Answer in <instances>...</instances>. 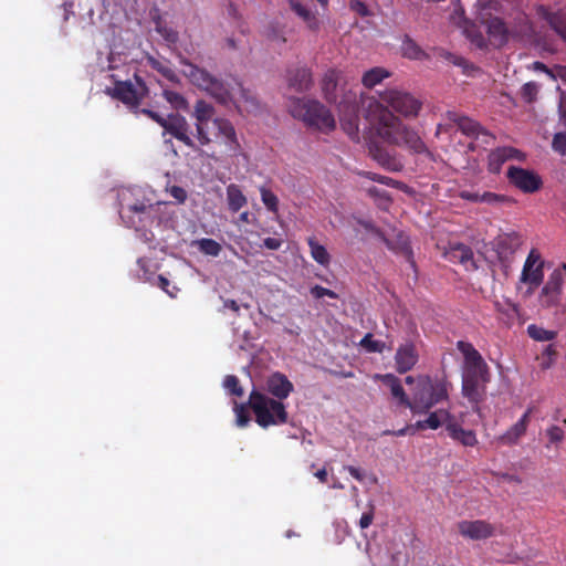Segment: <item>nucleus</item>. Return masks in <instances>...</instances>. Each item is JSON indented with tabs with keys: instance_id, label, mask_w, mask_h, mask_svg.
Listing matches in <instances>:
<instances>
[{
	"instance_id": "nucleus-32",
	"label": "nucleus",
	"mask_w": 566,
	"mask_h": 566,
	"mask_svg": "<svg viewBox=\"0 0 566 566\" xmlns=\"http://www.w3.org/2000/svg\"><path fill=\"white\" fill-rule=\"evenodd\" d=\"M493 306L500 321L506 326H512L520 317L518 305L507 297L495 298Z\"/></svg>"
},
{
	"instance_id": "nucleus-26",
	"label": "nucleus",
	"mask_w": 566,
	"mask_h": 566,
	"mask_svg": "<svg viewBox=\"0 0 566 566\" xmlns=\"http://www.w3.org/2000/svg\"><path fill=\"white\" fill-rule=\"evenodd\" d=\"M506 20L513 39H531L536 35L535 29L524 11L514 9L506 14Z\"/></svg>"
},
{
	"instance_id": "nucleus-10",
	"label": "nucleus",
	"mask_w": 566,
	"mask_h": 566,
	"mask_svg": "<svg viewBox=\"0 0 566 566\" xmlns=\"http://www.w3.org/2000/svg\"><path fill=\"white\" fill-rule=\"evenodd\" d=\"M342 90L343 97L337 107L340 126L350 139L359 142L358 94L353 88L342 87Z\"/></svg>"
},
{
	"instance_id": "nucleus-48",
	"label": "nucleus",
	"mask_w": 566,
	"mask_h": 566,
	"mask_svg": "<svg viewBox=\"0 0 566 566\" xmlns=\"http://www.w3.org/2000/svg\"><path fill=\"white\" fill-rule=\"evenodd\" d=\"M222 386L224 390L232 396L242 397L244 394V390L240 385L239 378L234 375L226 376Z\"/></svg>"
},
{
	"instance_id": "nucleus-21",
	"label": "nucleus",
	"mask_w": 566,
	"mask_h": 566,
	"mask_svg": "<svg viewBox=\"0 0 566 566\" xmlns=\"http://www.w3.org/2000/svg\"><path fill=\"white\" fill-rule=\"evenodd\" d=\"M506 176L514 187L526 193H533L542 186L541 177L524 168L510 166Z\"/></svg>"
},
{
	"instance_id": "nucleus-14",
	"label": "nucleus",
	"mask_w": 566,
	"mask_h": 566,
	"mask_svg": "<svg viewBox=\"0 0 566 566\" xmlns=\"http://www.w3.org/2000/svg\"><path fill=\"white\" fill-rule=\"evenodd\" d=\"M135 81L115 80L113 95L124 104L136 107L147 93L145 82L135 74Z\"/></svg>"
},
{
	"instance_id": "nucleus-54",
	"label": "nucleus",
	"mask_w": 566,
	"mask_h": 566,
	"mask_svg": "<svg viewBox=\"0 0 566 566\" xmlns=\"http://www.w3.org/2000/svg\"><path fill=\"white\" fill-rule=\"evenodd\" d=\"M156 31L159 33L164 40L170 44L177 43L179 35L176 30L170 27H167L160 22V20L156 21Z\"/></svg>"
},
{
	"instance_id": "nucleus-11",
	"label": "nucleus",
	"mask_w": 566,
	"mask_h": 566,
	"mask_svg": "<svg viewBox=\"0 0 566 566\" xmlns=\"http://www.w3.org/2000/svg\"><path fill=\"white\" fill-rule=\"evenodd\" d=\"M379 103L382 105L386 104L392 111L405 117L418 116L422 106V102L412 94L396 87L379 92Z\"/></svg>"
},
{
	"instance_id": "nucleus-3",
	"label": "nucleus",
	"mask_w": 566,
	"mask_h": 566,
	"mask_svg": "<svg viewBox=\"0 0 566 566\" xmlns=\"http://www.w3.org/2000/svg\"><path fill=\"white\" fill-rule=\"evenodd\" d=\"M360 103L366 112V117L376 123L378 136L390 145L405 147L413 154L428 153L426 144L418 133L405 125L387 107L373 96L360 94Z\"/></svg>"
},
{
	"instance_id": "nucleus-31",
	"label": "nucleus",
	"mask_w": 566,
	"mask_h": 566,
	"mask_svg": "<svg viewBox=\"0 0 566 566\" xmlns=\"http://www.w3.org/2000/svg\"><path fill=\"white\" fill-rule=\"evenodd\" d=\"M286 81L291 88L300 93L308 91L313 84L311 70L306 66L290 67Z\"/></svg>"
},
{
	"instance_id": "nucleus-43",
	"label": "nucleus",
	"mask_w": 566,
	"mask_h": 566,
	"mask_svg": "<svg viewBox=\"0 0 566 566\" xmlns=\"http://www.w3.org/2000/svg\"><path fill=\"white\" fill-rule=\"evenodd\" d=\"M307 243L311 250L312 258L321 265L327 266L331 262V255L327 249L317 242L314 238H308Z\"/></svg>"
},
{
	"instance_id": "nucleus-41",
	"label": "nucleus",
	"mask_w": 566,
	"mask_h": 566,
	"mask_svg": "<svg viewBox=\"0 0 566 566\" xmlns=\"http://www.w3.org/2000/svg\"><path fill=\"white\" fill-rule=\"evenodd\" d=\"M401 54L409 60H424L428 54L420 48V45L408 34L401 39L400 45Z\"/></svg>"
},
{
	"instance_id": "nucleus-22",
	"label": "nucleus",
	"mask_w": 566,
	"mask_h": 566,
	"mask_svg": "<svg viewBox=\"0 0 566 566\" xmlns=\"http://www.w3.org/2000/svg\"><path fill=\"white\" fill-rule=\"evenodd\" d=\"M163 128V136L169 134L179 142L184 143L186 146L192 149H197V146L191 137L190 126L184 116L179 114H169Z\"/></svg>"
},
{
	"instance_id": "nucleus-16",
	"label": "nucleus",
	"mask_w": 566,
	"mask_h": 566,
	"mask_svg": "<svg viewBox=\"0 0 566 566\" xmlns=\"http://www.w3.org/2000/svg\"><path fill=\"white\" fill-rule=\"evenodd\" d=\"M434 412H447V417L442 418V426H446V431L449 438L463 447H475L478 438L474 430L464 429L460 421L451 412L450 408H440Z\"/></svg>"
},
{
	"instance_id": "nucleus-59",
	"label": "nucleus",
	"mask_w": 566,
	"mask_h": 566,
	"mask_svg": "<svg viewBox=\"0 0 566 566\" xmlns=\"http://www.w3.org/2000/svg\"><path fill=\"white\" fill-rule=\"evenodd\" d=\"M360 224L368 231H371L377 235L389 249H394L391 242L384 235V233L376 229L374 224L369 221H361Z\"/></svg>"
},
{
	"instance_id": "nucleus-52",
	"label": "nucleus",
	"mask_w": 566,
	"mask_h": 566,
	"mask_svg": "<svg viewBox=\"0 0 566 566\" xmlns=\"http://www.w3.org/2000/svg\"><path fill=\"white\" fill-rule=\"evenodd\" d=\"M360 175L365 178H368L369 180H373V181H376L378 184H381V185H385V186H388V187H392V188H401L402 184L400 181H397L390 177H387V176H382V175H379V174H376V172H371V171H364V172H360Z\"/></svg>"
},
{
	"instance_id": "nucleus-64",
	"label": "nucleus",
	"mask_w": 566,
	"mask_h": 566,
	"mask_svg": "<svg viewBox=\"0 0 566 566\" xmlns=\"http://www.w3.org/2000/svg\"><path fill=\"white\" fill-rule=\"evenodd\" d=\"M559 120L566 127V94L562 93L558 104Z\"/></svg>"
},
{
	"instance_id": "nucleus-6",
	"label": "nucleus",
	"mask_w": 566,
	"mask_h": 566,
	"mask_svg": "<svg viewBox=\"0 0 566 566\" xmlns=\"http://www.w3.org/2000/svg\"><path fill=\"white\" fill-rule=\"evenodd\" d=\"M290 113L308 128L324 134L333 132L336 127V120L331 109L317 99L293 98Z\"/></svg>"
},
{
	"instance_id": "nucleus-28",
	"label": "nucleus",
	"mask_w": 566,
	"mask_h": 566,
	"mask_svg": "<svg viewBox=\"0 0 566 566\" xmlns=\"http://www.w3.org/2000/svg\"><path fill=\"white\" fill-rule=\"evenodd\" d=\"M447 412H430L424 419L417 420L415 423L406 426L395 432L392 436L402 437L406 434H415L421 430H438L442 427V418L447 417Z\"/></svg>"
},
{
	"instance_id": "nucleus-25",
	"label": "nucleus",
	"mask_w": 566,
	"mask_h": 566,
	"mask_svg": "<svg viewBox=\"0 0 566 566\" xmlns=\"http://www.w3.org/2000/svg\"><path fill=\"white\" fill-rule=\"evenodd\" d=\"M212 124L216 137L224 144L227 150L233 155L239 154L241 146L233 124L223 117H214Z\"/></svg>"
},
{
	"instance_id": "nucleus-57",
	"label": "nucleus",
	"mask_w": 566,
	"mask_h": 566,
	"mask_svg": "<svg viewBox=\"0 0 566 566\" xmlns=\"http://www.w3.org/2000/svg\"><path fill=\"white\" fill-rule=\"evenodd\" d=\"M167 192L179 205L184 203L188 197L187 191L182 187H179V186H171V187L167 188Z\"/></svg>"
},
{
	"instance_id": "nucleus-13",
	"label": "nucleus",
	"mask_w": 566,
	"mask_h": 566,
	"mask_svg": "<svg viewBox=\"0 0 566 566\" xmlns=\"http://www.w3.org/2000/svg\"><path fill=\"white\" fill-rule=\"evenodd\" d=\"M544 279V261L539 252L532 249L524 262L520 276V284L527 285L526 296H531L534 291L542 284Z\"/></svg>"
},
{
	"instance_id": "nucleus-29",
	"label": "nucleus",
	"mask_w": 566,
	"mask_h": 566,
	"mask_svg": "<svg viewBox=\"0 0 566 566\" xmlns=\"http://www.w3.org/2000/svg\"><path fill=\"white\" fill-rule=\"evenodd\" d=\"M419 354L412 342L401 344L395 354L396 370L405 374L411 370L418 363Z\"/></svg>"
},
{
	"instance_id": "nucleus-4",
	"label": "nucleus",
	"mask_w": 566,
	"mask_h": 566,
	"mask_svg": "<svg viewBox=\"0 0 566 566\" xmlns=\"http://www.w3.org/2000/svg\"><path fill=\"white\" fill-rule=\"evenodd\" d=\"M360 103L366 112V117L376 123L378 136L390 145L405 147L413 154L428 153L426 144L418 133L405 125L387 107L373 96L360 94Z\"/></svg>"
},
{
	"instance_id": "nucleus-5",
	"label": "nucleus",
	"mask_w": 566,
	"mask_h": 566,
	"mask_svg": "<svg viewBox=\"0 0 566 566\" xmlns=\"http://www.w3.org/2000/svg\"><path fill=\"white\" fill-rule=\"evenodd\" d=\"M452 384L446 377L420 375L417 386L412 389L410 411L413 415L433 412L436 406L449 402Z\"/></svg>"
},
{
	"instance_id": "nucleus-18",
	"label": "nucleus",
	"mask_w": 566,
	"mask_h": 566,
	"mask_svg": "<svg viewBox=\"0 0 566 566\" xmlns=\"http://www.w3.org/2000/svg\"><path fill=\"white\" fill-rule=\"evenodd\" d=\"M214 107L205 99H198L193 106V117L196 119V137L201 146L209 145L211 138L208 133V123L213 119Z\"/></svg>"
},
{
	"instance_id": "nucleus-40",
	"label": "nucleus",
	"mask_w": 566,
	"mask_h": 566,
	"mask_svg": "<svg viewBox=\"0 0 566 566\" xmlns=\"http://www.w3.org/2000/svg\"><path fill=\"white\" fill-rule=\"evenodd\" d=\"M391 73L381 66H375L366 72H364L361 76V84L366 88H374L380 83H382L386 78L390 77Z\"/></svg>"
},
{
	"instance_id": "nucleus-19",
	"label": "nucleus",
	"mask_w": 566,
	"mask_h": 566,
	"mask_svg": "<svg viewBox=\"0 0 566 566\" xmlns=\"http://www.w3.org/2000/svg\"><path fill=\"white\" fill-rule=\"evenodd\" d=\"M321 87L324 98L337 106L343 97L342 87L350 88L345 82L343 72L335 69H329L325 72Z\"/></svg>"
},
{
	"instance_id": "nucleus-24",
	"label": "nucleus",
	"mask_w": 566,
	"mask_h": 566,
	"mask_svg": "<svg viewBox=\"0 0 566 566\" xmlns=\"http://www.w3.org/2000/svg\"><path fill=\"white\" fill-rule=\"evenodd\" d=\"M524 243V238L521 233L512 231L499 234L493 242L494 250L499 259L503 263H509L514 253Z\"/></svg>"
},
{
	"instance_id": "nucleus-37",
	"label": "nucleus",
	"mask_w": 566,
	"mask_h": 566,
	"mask_svg": "<svg viewBox=\"0 0 566 566\" xmlns=\"http://www.w3.org/2000/svg\"><path fill=\"white\" fill-rule=\"evenodd\" d=\"M459 197L463 200L471 201V202H484L488 205H497L501 202L509 201V197L503 195H497L490 191H484L483 193H480L478 191L472 190H461L459 192Z\"/></svg>"
},
{
	"instance_id": "nucleus-53",
	"label": "nucleus",
	"mask_w": 566,
	"mask_h": 566,
	"mask_svg": "<svg viewBox=\"0 0 566 566\" xmlns=\"http://www.w3.org/2000/svg\"><path fill=\"white\" fill-rule=\"evenodd\" d=\"M539 92V85L536 82H527L521 88V96L525 103H533L536 101Z\"/></svg>"
},
{
	"instance_id": "nucleus-2",
	"label": "nucleus",
	"mask_w": 566,
	"mask_h": 566,
	"mask_svg": "<svg viewBox=\"0 0 566 566\" xmlns=\"http://www.w3.org/2000/svg\"><path fill=\"white\" fill-rule=\"evenodd\" d=\"M360 103L366 112V117L376 123L378 136L390 145L405 147L413 154L428 153L426 144L418 133L405 125L387 107L373 96L360 94Z\"/></svg>"
},
{
	"instance_id": "nucleus-51",
	"label": "nucleus",
	"mask_w": 566,
	"mask_h": 566,
	"mask_svg": "<svg viewBox=\"0 0 566 566\" xmlns=\"http://www.w3.org/2000/svg\"><path fill=\"white\" fill-rule=\"evenodd\" d=\"M148 62H149V64L151 65L153 69H155L159 73H161L167 80H169L171 82H177L178 81L177 74L167 64L156 60L153 56H148Z\"/></svg>"
},
{
	"instance_id": "nucleus-35",
	"label": "nucleus",
	"mask_w": 566,
	"mask_h": 566,
	"mask_svg": "<svg viewBox=\"0 0 566 566\" xmlns=\"http://www.w3.org/2000/svg\"><path fill=\"white\" fill-rule=\"evenodd\" d=\"M447 258L451 262L462 264L468 271H472L478 268L473 258V251L465 244L459 243L452 245L447 252Z\"/></svg>"
},
{
	"instance_id": "nucleus-60",
	"label": "nucleus",
	"mask_w": 566,
	"mask_h": 566,
	"mask_svg": "<svg viewBox=\"0 0 566 566\" xmlns=\"http://www.w3.org/2000/svg\"><path fill=\"white\" fill-rule=\"evenodd\" d=\"M291 4L294 12L305 21H310L313 18L312 12L303 4L298 2H292Z\"/></svg>"
},
{
	"instance_id": "nucleus-7",
	"label": "nucleus",
	"mask_w": 566,
	"mask_h": 566,
	"mask_svg": "<svg viewBox=\"0 0 566 566\" xmlns=\"http://www.w3.org/2000/svg\"><path fill=\"white\" fill-rule=\"evenodd\" d=\"M166 208V202H153L148 199L144 205L137 207L132 218H124L122 221L127 227L134 228L136 232H139L144 242L150 243L155 239L151 229L160 227L163 222L168 220L164 212Z\"/></svg>"
},
{
	"instance_id": "nucleus-46",
	"label": "nucleus",
	"mask_w": 566,
	"mask_h": 566,
	"mask_svg": "<svg viewBox=\"0 0 566 566\" xmlns=\"http://www.w3.org/2000/svg\"><path fill=\"white\" fill-rule=\"evenodd\" d=\"M359 345L367 352V353H382L386 345L382 340L374 339L373 334L367 333L361 340L359 342Z\"/></svg>"
},
{
	"instance_id": "nucleus-56",
	"label": "nucleus",
	"mask_w": 566,
	"mask_h": 566,
	"mask_svg": "<svg viewBox=\"0 0 566 566\" xmlns=\"http://www.w3.org/2000/svg\"><path fill=\"white\" fill-rule=\"evenodd\" d=\"M552 147L560 155L566 154V133H556L553 138Z\"/></svg>"
},
{
	"instance_id": "nucleus-58",
	"label": "nucleus",
	"mask_w": 566,
	"mask_h": 566,
	"mask_svg": "<svg viewBox=\"0 0 566 566\" xmlns=\"http://www.w3.org/2000/svg\"><path fill=\"white\" fill-rule=\"evenodd\" d=\"M311 294L315 297V298H322L324 296H328L331 298H337L338 295L337 293H335L334 291L329 290V289H326V287H323L321 285H315L311 289Z\"/></svg>"
},
{
	"instance_id": "nucleus-15",
	"label": "nucleus",
	"mask_w": 566,
	"mask_h": 566,
	"mask_svg": "<svg viewBox=\"0 0 566 566\" xmlns=\"http://www.w3.org/2000/svg\"><path fill=\"white\" fill-rule=\"evenodd\" d=\"M566 275V262L555 269L542 287L538 302L543 307L556 306L560 301L562 286Z\"/></svg>"
},
{
	"instance_id": "nucleus-8",
	"label": "nucleus",
	"mask_w": 566,
	"mask_h": 566,
	"mask_svg": "<svg viewBox=\"0 0 566 566\" xmlns=\"http://www.w3.org/2000/svg\"><path fill=\"white\" fill-rule=\"evenodd\" d=\"M248 403L255 415L256 423L262 428L280 426L287 421L286 407L281 400L252 390Z\"/></svg>"
},
{
	"instance_id": "nucleus-12",
	"label": "nucleus",
	"mask_w": 566,
	"mask_h": 566,
	"mask_svg": "<svg viewBox=\"0 0 566 566\" xmlns=\"http://www.w3.org/2000/svg\"><path fill=\"white\" fill-rule=\"evenodd\" d=\"M457 347L464 357L461 379H491L488 364L472 344L460 340Z\"/></svg>"
},
{
	"instance_id": "nucleus-38",
	"label": "nucleus",
	"mask_w": 566,
	"mask_h": 566,
	"mask_svg": "<svg viewBox=\"0 0 566 566\" xmlns=\"http://www.w3.org/2000/svg\"><path fill=\"white\" fill-rule=\"evenodd\" d=\"M520 158V151L512 147H501L489 156V168L492 172H499L503 163L509 159Z\"/></svg>"
},
{
	"instance_id": "nucleus-27",
	"label": "nucleus",
	"mask_w": 566,
	"mask_h": 566,
	"mask_svg": "<svg viewBox=\"0 0 566 566\" xmlns=\"http://www.w3.org/2000/svg\"><path fill=\"white\" fill-rule=\"evenodd\" d=\"M459 533L469 539L480 541L485 539L494 535L495 527L482 520L475 521H461L458 523Z\"/></svg>"
},
{
	"instance_id": "nucleus-30",
	"label": "nucleus",
	"mask_w": 566,
	"mask_h": 566,
	"mask_svg": "<svg viewBox=\"0 0 566 566\" xmlns=\"http://www.w3.org/2000/svg\"><path fill=\"white\" fill-rule=\"evenodd\" d=\"M446 116L457 124L459 129L468 137L478 138L480 135L489 136L488 132L474 119L458 114L455 111H448Z\"/></svg>"
},
{
	"instance_id": "nucleus-55",
	"label": "nucleus",
	"mask_w": 566,
	"mask_h": 566,
	"mask_svg": "<svg viewBox=\"0 0 566 566\" xmlns=\"http://www.w3.org/2000/svg\"><path fill=\"white\" fill-rule=\"evenodd\" d=\"M233 412L235 415V424L240 428L248 426L250 422V416L244 403L234 402Z\"/></svg>"
},
{
	"instance_id": "nucleus-45",
	"label": "nucleus",
	"mask_w": 566,
	"mask_h": 566,
	"mask_svg": "<svg viewBox=\"0 0 566 566\" xmlns=\"http://www.w3.org/2000/svg\"><path fill=\"white\" fill-rule=\"evenodd\" d=\"M527 334L536 342H549L553 340L557 335L555 331L545 329L544 327L536 324H531L527 326Z\"/></svg>"
},
{
	"instance_id": "nucleus-62",
	"label": "nucleus",
	"mask_w": 566,
	"mask_h": 566,
	"mask_svg": "<svg viewBox=\"0 0 566 566\" xmlns=\"http://www.w3.org/2000/svg\"><path fill=\"white\" fill-rule=\"evenodd\" d=\"M140 113L147 115L149 118H151L157 124H159L161 127H164L167 117L163 116L161 114H159L157 112L148 109V108L140 109Z\"/></svg>"
},
{
	"instance_id": "nucleus-33",
	"label": "nucleus",
	"mask_w": 566,
	"mask_h": 566,
	"mask_svg": "<svg viewBox=\"0 0 566 566\" xmlns=\"http://www.w3.org/2000/svg\"><path fill=\"white\" fill-rule=\"evenodd\" d=\"M369 154L379 166L389 171L397 172L403 169V164L400 158L380 146H370Z\"/></svg>"
},
{
	"instance_id": "nucleus-63",
	"label": "nucleus",
	"mask_w": 566,
	"mask_h": 566,
	"mask_svg": "<svg viewBox=\"0 0 566 566\" xmlns=\"http://www.w3.org/2000/svg\"><path fill=\"white\" fill-rule=\"evenodd\" d=\"M367 191H368V195L370 197H374L375 199H378V200L385 201V202L389 201V196L384 190H380V189H378L376 187H370Z\"/></svg>"
},
{
	"instance_id": "nucleus-23",
	"label": "nucleus",
	"mask_w": 566,
	"mask_h": 566,
	"mask_svg": "<svg viewBox=\"0 0 566 566\" xmlns=\"http://www.w3.org/2000/svg\"><path fill=\"white\" fill-rule=\"evenodd\" d=\"M149 198L145 197L140 188H123L117 193L118 213L120 219L132 218L138 206L144 205Z\"/></svg>"
},
{
	"instance_id": "nucleus-17",
	"label": "nucleus",
	"mask_w": 566,
	"mask_h": 566,
	"mask_svg": "<svg viewBox=\"0 0 566 566\" xmlns=\"http://www.w3.org/2000/svg\"><path fill=\"white\" fill-rule=\"evenodd\" d=\"M490 380L461 379V394L471 405L472 411L483 420L485 418L484 408L481 402L486 395V385Z\"/></svg>"
},
{
	"instance_id": "nucleus-9",
	"label": "nucleus",
	"mask_w": 566,
	"mask_h": 566,
	"mask_svg": "<svg viewBox=\"0 0 566 566\" xmlns=\"http://www.w3.org/2000/svg\"><path fill=\"white\" fill-rule=\"evenodd\" d=\"M483 2L482 0H478V18L485 27L490 41L496 46H502L506 44L510 39H513L507 20L504 21L500 17L493 15V13L502 12V6L496 0L485 1L486 3Z\"/></svg>"
},
{
	"instance_id": "nucleus-47",
	"label": "nucleus",
	"mask_w": 566,
	"mask_h": 566,
	"mask_svg": "<svg viewBox=\"0 0 566 566\" xmlns=\"http://www.w3.org/2000/svg\"><path fill=\"white\" fill-rule=\"evenodd\" d=\"M261 201L271 212L276 213L279 210V198L270 189L260 187Z\"/></svg>"
},
{
	"instance_id": "nucleus-36",
	"label": "nucleus",
	"mask_w": 566,
	"mask_h": 566,
	"mask_svg": "<svg viewBox=\"0 0 566 566\" xmlns=\"http://www.w3.org/2000/svg\"><path fill=\"white\" fill-rule=\"evenodd\" d=\"M532 409L528 408L523 416L507 429L499 439L503 444L512 446L526 432Z\"/></svg>"
},
{
	"instance_id": "nucleus-50",
	"label": "nucleus",
	"mask_w": 566,
	"mask_h": 566,
	"mask_svg": "<svg viewBox=\"0 0 566 566\" xmlns=\"http://www.w3.org/2000/svg\"><path fill=\"white\" fill-rule=\"evenodd\" d=\"M545 434H546V437L548 439L546 448H551L552 446H557L560 442H563L564 439H565L564 430L560 427L556 426V424L549 426L545 430Z\"/></svg>"
},
{
	"instance_id": "nucleus-20",
	"label": "nucleus",
	"mask_w": 566,
	"mask_h": 566,
	"mask_svg": "<svg viewBox=\"0 0 566 566\" xmlns=\"http://www.w3.org/2000/svg\"><path fill=\"white\" fill-rule=\"evenodd\" d=\"M535 14L566 43V9L538 4L535 7Z\"/></svg>"
},
{
	"instance_id": "nucleus-42",
	"label": "nucleus",
	"mask_w": 566,
	"mask_h": 566,
	"mask_svg": "<svg viewBox=\"0 0 566 566\" xmlns=\"http://www.w3.org/2000/svg\"><path fill=\"white\" fill-rule=\"evenodd\" d=\"M228 207L231 212H238L247 203V197L243 195L240 187L235 184H230L226 189Z\"/></svg>"
},
{
	"instance_id": "nucleus-61",
	"label": "nucleus",
	"mask_w": 566,
	"mask_h": 566,
	"mask_svg": "<svg viewBox=\"0 0 566 566\" xmlns=\"http://www.w3.org/2000/svg\"><path fill=\"white\" fill-rule=\"evenodd\" d=\"M349 7L353 11L358 13L360 17L369 15V10H368L367 6L359 0H352L349 3Z\"/></svg>"
},
{
	"instance_id": "nucleus-1",
	"label": "nucleus",
	"mask_w": 566,
	"mask_h": 566,
	"mask_svg": "<svg viewBox=\"0 0 566 566\" xmlns=\"http://www.w3.org/2000/svg\"><path fill=\"white\" fill-rule=\"evenodd\" d=\"M181 64L186 67L184 75L190 83L206 92L218 104L226 107L234 105L241 114L259 111L260 105L256 97L244 88L239 81L226 82L187 60H182Z\"/></svg>"
},
{
	"instance_id": "nucleus-49",
	"label": "nucleus",
	"mask_w": 566,
	"mask_h": 566,
	"mask_svg": "<svg viewBox=\"0 0 566 566\" xmlns=\"http://www.w3.org/2000/svg\"><path fill=\"white\" fill-rule=\"evenodd\" d=\"M163 96L175 109H186L188 106L187 99L178 92L164 90Z\"/></svg>"
},
{
	"instance_id": "nucleus-44",
	"label": "nucleus",
	"mask_w": 566,
	"mask_h": 566,
	"mask_svg": "<svg viewBox=\"0 0 566 566\" xmlns=\"http://www.w3.org/2000/svg\"><path fill=\"white\" fill-rule=\"evenodd\" d=\"M195 245L201 253L209 256H218L222 250V247L219 242L209 238L196 240Z\"/></svg>"
},
{
	"instance_id": "nucleus-34",
	"label": "nucleus",
	"mask_w": 566,
	"mask_h": 566,
	"mask_svg": "<svg viewBox=\"0 0 566 566\" xmlns=\"http://www.w3.org/2000/svg\"><path fill=\"white\" fill-rule=\"evenodd\" d=\"M293 384L281 373L272 374L266 380V389L277 400H283L293 391Z\"/></svg>"
},
{
	"instance_id": "nucleus-39",
	"label": "nucleus",
	"mask_w": 566,
	"mask_h": 566,
	"mask_svg": "<svg viewBox=\"0 0 566 566\" xmlns=\"http://www.w3.org/2000/svg\"><path fill=\"white\" fill-rule=\"evenodd\" d=\"M382 380L386 385L389 386L391 395L396 398L399 405H402L410 409L411 398H409L402 388L400 380L392 374H387L382 376Z\"/></svg>"
}]
</instances>
